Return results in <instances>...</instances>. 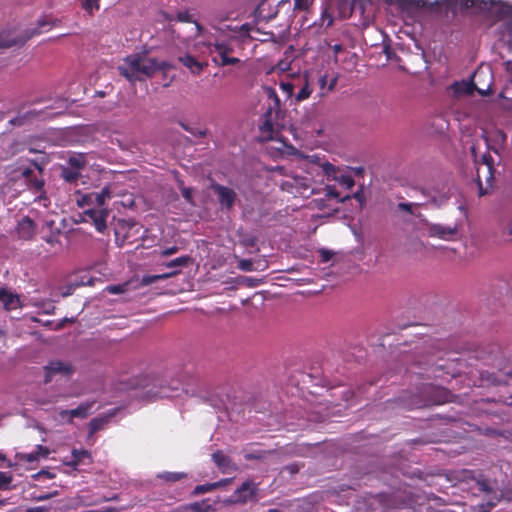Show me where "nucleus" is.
Returning <instances> with one entry per match:
<instances>
[{
	"label": "nucleus",
	"instance_id": "nucleus-1",
	"mask_svg": "<svg viewBox=\"0 0 512 512\" xmlns=\"http://www.w3.org/2000/svg\"><path fill=\"white\" fill-rule=\"evenodd\" d=\"M246 13V10L227 9L219 12L210 20V26L214 29L215 34L206 40L199 41L198 44L206 47L212 61L217 66L235 65L240 62L239 58L231 55L240 43L249 36L251 25L248 23L238 25L233 24V22L242 18Z\"/></svg>",
	"mask_w": 512,
	"mask_h": 512
},
{
	"label": "nucleus",
	"instance_id": "nucleus-2",
	"mask_svg": "<svg viewBox=\"0 0 512 512\" xmlns=\"http://www.w3.org/2000/svg\"><path fill=\"white\" fill-rule=\"evenodd\" d=\"M481 138L480 141L471 145L470 150L476 165L475 181L479 188V194L483 196L488 193V187L491 186L493 162L489 154L480 152L481 143L486 149L497 152L506 141V135L501 130L482 131Z\"/></svg>",
	"mask_w": 512,
	"mask_h": 512
},
{
	"label": "nucleus",
	"instance_id": "nucleus-3",
	"mask_svg": "<svg viewBox=\"0 0 512 512\" xmlns=\"http://www.w3.org/2000/svg\"><path fill=\"white\" fill-rule=\"evenodd\" d=\"M443 3L453 12L464 11L476 7L504 21L503 37L512 47V5L494 0H444Z\"/></svg>",
	"mask_w": 512,
	"mask_h": 512
},
{
	"label": "nucleus",
	"instance_id": "nucleus-4",
	"mask_svg": "<svg viewBox=\"0 0 512 512\" xmlns=\"http://www.w3.org/2000/svg\"><path fill=\"white\" fill-rule=\"evenodd\" d=\"M111 197L110 188L104 187L100 192L84 194L78 199L80 206H88L83 211L84 221L91 222L98 232H104L107 228L106 220L109 210L105 207V204Z\"/></svg>",
	"mask_w": 512,
	"mask_h": 512
},
{
	"label": "nucleus",
	"instance_id": "nucleus-5",
	"mask_svg": "<svg viewBox=\"0 0 512 512\" xmlns=\"http://www.w3.org/2000/svg\"><path fill=\"white\" fill-rule=\"evenodd\" d=\"M167 67V63L158 62L145 54H134L127 56L118 69L128 81L135 82L151 77L159 70H166Z\"/></svg>",
	"mask_w": 512,
	"mask_h": 512
},
{
	"label": "nucleus",
	"instance_id": "nucleus-6",
	"mask_svg": "<svg viewBox=\"0 0 512 512\" xmlns=\"http://www.w3.org/2000/svg\"><path fill=\"white\" fill-rule=\"evenodd\" d=\"M492 80L493 76L490 67L481 66L475 71L471 82H456L451 88L457 95H469L472 94L474 90H477L481 95H486L491 89Z\"/></svg>",
	"mask_w": 512,
	"mask_h": 512
},
{
	"label": "nucleus",
	"instance_id": "nucleus-7",
	"mask_svg": "<svg viewBox=\"0 0 512 512\" xmlns=\"http://www.w3.org/2000/svg\"><path fill=\"white\" fill-rule=\"evenodd\" d=\"M20 179L27 185V187L34 193H39L35 198L43 207H48L50 201L43 191L44 180L42 178V168L37 163H33V167H26L19 170Z\"/></svg>",
	"mask_w": 512,
	"mask_h": 512
},
{
	"label": "nucleus",
	"instance_id": "nucleus-8",
	"mask_svg": "<svg viewBox=\"0 0 512 512\" xmlns=\"http://www.w3.org/2000/svg\"><path fill=\"white\" fill-rule=\"evenodd\" d=\"M184 388L179 380H172L169 385L161 382L154 383L150 388L144 387L143 390L137 391L134 395L147 400H155L158 398H176L180 397Z\"/></svg>",
	"mask_w": 512,
	"mask_h": 512
},
{
	"label": "nucleus",
	"instance_id": "nucleus-9",
	"mask_svg": "<svg viewBox=\"0 0 512 512\" xmlns=\"http://www.w3.org/2000/svg\"><path fill=\"white\" fill-rule=\"evenodd\" d=\"M95 403L94 400H91L81 402L73 409L59 408L55 410L53 420L59 425H74L75 419L83 420L92 414Z\"/></svg>",
	"mask_w": 512,
	"mask_h": 512
},
{
	"label": "nucleus",
	"instance_id": "nucleus-10",
	"mask_svg": "<svg viewBox=\"0 0 512 512\" xmlns=\"http://www.w3.org/2000/svg\"><path fill=\"white\" fill-rule=\"evenodd\" d=\"M306 160L320 168L323 174L326 175L329 180L336 181L339 185L343 186L347 190L353 188L355 184L354 179L348 174L340 173L337 171L335 166L331 163L327 161H321L317 155L307 156Z\"/></svg>",
	"mask_w": 512,
	"mask_h": 512
},
{
	"label": "nucleus",
	"instance_id": "nucleus-11",
	"mask_svg": "<svg viewBox=\"0 0 512 512\" xmlns=\"http://www.w3.org/2000/svg\"><path fill=\"white\" fill-rule=\"evenodd\" d=\"M419 204L400 202L395 208V216L405 225H410L415 231H422L423 225L420 219H425L422 214L417 213Z\"/></svg>",
	"mask_w": 512,
	"mask_h": 512
},
{
	"label": "nucleus",
	"instance_id": "nucleus-12",
	"mask_svg": "<svg viewBox=\"0 0 512 512\" xmlns=\"http://www.w3.org/2000/svg\"><path fill=\"white\" fill-rule=\"evenodd\" d=\"M278 131L275 129L269 121H264L260 126V135L259 138L261 141H272L274 144L271 146L272 149H275L276 156H284V155H292L296 153V149L282 141L281 139L276 138Z\"/></svg>",
	"mask_w": 512,
	"mask_h": 512
},
{
	"label": "nucleus",
	"instance_id": "nucleus-13",
	"mask_svg": "<svg viewBox=\"0 0 512 512\" xmlns=\"http://www.w3.org/2000/svg\"><path fill=\"white\" fill-rule=\"evenodd\" d=\"M75 371L70 362L52 360L44 366V383H50L60 377H70Z\"/></svg>",
	"mask_w": 512,
	"mask_h": 512
},
{
	"label": "nucleus",
	"instance_id": "nucleus-14",
	"mask_svg": "<svg viewBox=\"0 0 512 512\" xmlns=\"http://www.w3.org/2000/svg\"><path fill=\"white\" fill-rule=\"evenodd\" d=\"M422 221L423 230L429 237L439 238L441 240H451L458 231V225H444L439 223H430L426 219H420Z\"/></svg>",
	"mask_w": 512,
	"mask_h": 512
},
{
	"label": "nucleus",
	"instance_id": "nucleus-15",
	"mask_svg": "<svg viewBox=\"0 0 512 512\" xmlns=\"http://www.w3.org/2000/svg\"><path fill=\"white\" fill-rule=\"evenodd\" d=\"M257 490V485L253 481L247 480L243 482L242 485L239 488H237L228 499L225 500V503H247L248 501H251L256 497Z\"/></svg>",
	"mask_w": 512,
	"mask_h": 512
},
{
	"label": "nucleus",
	"instance_id": "nucleus-16",
	"mask_svg": "<svg viewBox=\"0 0 512 512\" xmlns=\"http://www.w3.org/2000/svg\"><path fill=\"white\" fill-rule=\"evenodd\" d=\"M310 188V179L294 176L281 183V189L293 195H303Z\"/></svg>",
	"mask_w": 512,
	"mask_h": 512
},
{
	"label": "nucleus",
	"instance_id": "nucleus-17",
	"mask_svg": "<svg viewBox=\"0 0 512 512\" xmlns=\"http://www.w3.org/2000/svg\"><path fill=\"white\" fill-rule=\"evenodd\" d=\"M59 21L57 19H53L50 16H43L38 19L36 25L26 30L25 37L19 41V43L23 44L29 38L39 35L45 32H48L52 29V27L57 26Z\"/></svg>",
	"mask_w": 512,
	"mask_h": 512
},
{
	"label": "nucleus",
	"instance_id": "nucleus-18",
	"mask_svg": "<svg viewBox=\"0 0 512 512\" xmlns=\"http://www.w3.org/2000/svg\"><path fill=\"white\" fill-rule=\"evenodd\" d=\"M119 411V408H114L103 415L91 419L89 422V434L93 435L94 433L103 430Z\"/></svg>",
	"mask_w": 512,
	"mask_h": 512
},
{
	"label": "nucleus",
	"instance_id": "nucleus-19",
	"mask_svg": "<svg viewBox=\"0 0 512 512\" xmlns=\"http://www.w3.org/2000/svg\"><path fill=\"white\" fill-rule=\"evenodd\" d=\"M222 207L230 209L236 199V193L233 189L216 184L213 186Z\"/></svg>",
	"mask_w": 512,
	"mask_h": 512
},
{
	"label": "nucleus",
	"instance_id": "nucleus-20",
	"mask_svg": "<svg viewBox=\"0 0 512 512\" xmlns=\"http://www.w3.org/2000/svg\"><path fill=\"white\" fill-rule=\"evenodd\" d=\"M35 232L36 225L31 218L25 216L18 222L17 233L20 238L25 240L31 239Z\"/></svg>",
	"mask_w": 512,
	"mask_h": 512
},
{
	"label": "nucleus",
	"instance_id": "nucleus-21",
	"mask_svg": "<svg viewBox=\"0 0 512 512\" xmlns=\"http://www.w3.org/2000/svg\"><path fill=\"white\" fill-rule=\"evenodd\" d=\"M212 458L222 473H232L238 469L237 465L220 451L213 453Z\"/></svg>",
	"mask_w": 512,
	"mask_h": 512
},
{
	"label": "nucleus",
	"instance_id": "nucleus-22",
	"mask_svg": "<svg viewBox=\"0 0 512 512\" xmlns=\"http://www.w3.org/2000/svg\"><path fill=\"white\" fill-rule=\"evenodd\" d=\"M0 302L6 310H14L21 306L19 296L5 288L0 289Z\"/></svg>",
	"mask_w": 512,
	"mask_h": 512
},
{
	"label": "nucleus",
	"instance_id": "nucleus-23",
	"mask_svg": "<svg viewBox=\"0 0 512 512\" xmlns=\"http://www.w3.org/2000/svg\"><path fill=\"white\" fill-rule=\"evenodd\" d=\"M179 61L186 68H188L191 73L196 74V75L200 74L206 65L205 63L198 61L195 57H193L189 54L179 57Z\"/></svg>",
	"mask_w": 512,
	"mask_h": 512
},
{
	"label": "nucleus",
	"instance_id": "nucleus-24",
	"mask_svg": "<svg viewBox=\"0 0 512 512\" xmlns=\"http://www.w3.org/2000/svg\"><path fill=\"white\" fill-rule=\"evenodd\" d=\"M50 454V450L42 445H38L36 449L30 453H24L21 458L28 463H33L41 458H46Z\"/></svg>",
	"mask_w": 512,
	"mask_h": 512
},
{
	"label": "nucleus",
	"instance_id": "nucleus-25",
	"mask_svg": "<svg viewBox=\"0 0 512 512\" xmlns=\"http://www.w3.org/2000/svg\"><path fill=\"white\" fill-rule=\"evenodd\" d=\"M312 91L313 88L310 80L304 76V78L301 80V86L299 87L298 92L295 94L296 101L301 102L308 99Z\"/></svg>",
	"mask_w": 512,
	"mask_h": 512
},
{
	"label": "nucleus",
	"instance_id": "nucleus-26",
	"mask_svg": "<svg viewBox=\"0 0 512 512\" xmlns=\"http://www.w3.org/2000/svg\"><path fill=\"white\" fill-rule=\"evenodd\" d=\"M228 482H230V479H225L219 482L211 483V484H205V485H198L194 489L195 494H202L208 491H211L219 486L226 485Z\"/></svg>",
	"mask_w": 512,
	"mask_h": 512
},
{
	"label": "nucleus",
	"instance_id": "nucleus-27",
	"mask_svg": "<svg viewBox=\"0 0 512 512\" xmlns=\"http://www.w3.org/2000/svg\"><path fill=\"white\" fill-rule=\"evenodd\" d=\"M80 176V171L74 168H64L62 170V177L67 182H74Z\"/></svg>",
	"mask_w": 512,
	"mask_h": 512
},
{
	"label": "nucleus",
	"instance_id": "nucleus-28",
	"mask_svg": "<svg viewBox=\"0 0 512 512\" xmlns=\"http://www.w3.org/2000/svg\"><path fill=\"white\" fill-rule=\"evenodd\" d=\"M174 274H175V272L166 273V274H162V275H147L142 278V284L147 286V285H150L160 279H167Z\"/></svg>",
	"mask_w": 512,
	"mask_h": 512
},
{
	"label": "nucleus",
	"instance_id": "nucleus-29",
	"mask_svg": "<svg viewBox=\"0 0 512 512\" xmlns=\"http://www.w3.org/2000/svg\"><path fill=\"white\" fill-rule=\"evenodd\" d=\"M190 260L189 256H181L176 259H173L165 264L167 268H177V267H184L188 264Z\"/></svg>",
	"mask_w": 512,
	"mask_h": 512
},
{
	"label": "nucleus",
	"instance_id": "nucleus-30",
	"mask_svg": "<svg viewBox=\"0 0 512 512\" xmlns=\"http://www.w3.org/2000/svg\"><path fill=\"white\" fill-rule=\"evenodd\" d=\"M177 182H178V187L181 190L183 198L188 203H193V189L189 188V187H185L183 181L180 179H178Z\"/></svg>",
	"mask_w": 512,
	"mask_h": 512
},
{
	"label": "nucleus",
	"instance_id": "nucleus-31",
	"mask_svg": "<svg viewBox=\"0 0 512 512\" xmlns=\"http://www.w3.org/2000/svg\"><path fill=\"white\" fill-rule=\"evenodd\" d=\"M72 458H73L72 464L73 465H78L85 458H90V455H89L88 451H86V450L74 449L72 451Z\"/></svg>",
	"mask_w": 512,
	"mask_h": 512
},
{
	"label": "nucleus",
	"instance_id": "nucleus-32",
	"mask_svg": "<svg viewBox=\"0 0 512 512\" xmlns=\"http://www.w3.org/2000/svg\"><path fill=\"white\" fill-rule=\"evenodd\" d=\"M69 164L71 168L80 171L85 166V157L83 155H74L69 158Z\"/></svg>",
	"mask_w": 512,
	"mask_h": 512
},
{
	"label": "nucleus",
	"instance_id": "nucleus-33",
	"mask_svg": "<svg viewBox=\"0 0 512 512\" xmlns=\"http://www.w3.org/2000/svg\"><path fill=\"white\" fill-rule=\"evenodd\" d=\"M158 477L168 482H176L185 477V474L177 472H164L162 474H159Z\"/></svg>",
	"mask_w": 512,
	"mask_h": 512
},
{
	"label": "nucleus",
	"instance_id": "nucleus-34",
	"mask_svg": "<svg viewBox=\"0 0 512 512\" xmlns=\"http://www.w3.org/2000/svg\"><path fill=\"white\" fill-rule=\"evenodd\" d=\"M128 286V283L109 285L105 288V290L110 294H122L128 290Z\"/></svg>",
	"mask_w": 512,
	"mask_h": 512
},
{
	"label": "nucleus",
	"instance_id": "nucleus-35",
	"mask_svg": "<svg viewBox=\"0 0 512 512\" xmlns=\"http://www.w3.org/2000/svg\"><path fill=\"white\" fill-rule=\"evenodd\" d=\"M399 4L403 6L413 8H423L427 5L428 0H397Z\"/></svg>",
	"mask_w": 512,
	"mask_h": 512
},
{
	"label": "nucleus",
	"instance_id": "nucleus-36",
	"mask_svg": "<svg viewBox=\"0 0 512 512\" xmlns=\"http://www.w3.org/2000/svg\"><path fill=\"white\" fill-rule=\"evenodd\" d=\"M325 195L329 198L336 199L339 202H343L346 198H348V196L341 197L337 189L331 185L326 186Z\"/></svg>",
	"mask_w": 512,
	"mask_h": 512
},
{
	"label": "nucleus",
	"instance_id": "nucleus-37",
	"mask_svg": "<svg viewBox=\"0 0 512 512\" xmlns=\"http://www.w3.org/2000/svg\"><path fill=\"white\" fill-rule=\"evenodd\" d=\"M314 0H294V11H308Z\"/></svg>",
	"mask_w": 512,
	"mask_h": 512
},
{
	"label": "nucleus",
	"instance_id": "nucleus-38",
	"mask_svg": "<svg viewBox=\"0 0 512 512\" xmlns=\"http://www.w3.org/2000/svg\"><path fill=\"white\" fill-rule=\"evenodd\" d=\"M280 89L284 94H286L287 98H290L293 95L295 84L291 82H284L282 81L280 84Z\"/></svg>",
	"mask_w": 512,
	"mask_h": 512
},
{
	"label": "nucleus",
	"instance_id": "nucleus-39",
	"mask_svg": "<svg viewBox=\"0 0 512 512\" xmlns=\"http://www.w3.org/2000/svg\"><path fill=\"white\" fill-rule=\"evenodd\" d=\"M332 24H333V16L328 11V9L323 10L322 15H321V26L328 28Z\"/></svg>",
	"mask_w": 512,
	"mask_h": 512
},
{
	"label": "nucleus",
	"instance_id": "nucleus-40",
	"mask_svg": "<svg viewBox=\"0 0 512 512\" xmlns=\"http://www.w3.org/2000/svg\"><path fill=\"white\" fill-rule=\"evenodd\" d=\"M98 1L99 0H81L82 7L87 12L92 13L93 10H96L99 8Z\"/></svg>",
	"mask_w": 512,
	"mask_h": 512
},
{
	"label": "nucleus",
	"instance_id": "nucleus-41",
	"mask_svg": "<svg viewBox=\"0 0 512 512\" xmlns=\"http://www.w3.org/2000/svg\"><path fill=\"white\" fill-rule=\"evenodd\" d=\"M500 500V497L495 495L493 499H490L487 503L480 505V510L478 512H490V510L496 505V503Z\"/></svg>",
	"mask_w": 512,
	"mask_h": 512
},
{
	"label": "nucleus",
	"instance_id": "nucleus-42",
	"mask_svg": "<svg viewBox=\"0 0 512 512\" xmlns=\"http://www.w3.org/2000/svg\"><path fill=\"white\" fill-rule=\"evenodd\" d=\"M319 87H320V93H319V96L320 98H322L326 92L324 91L326 86H327V83H328V76L326 74H322L319 76L318 78V81H317Z\"/></svg>",
	"mask_w": 512,
	"mask_h": 512
},
{
	"label": "nucleus",
	"instance_id": "nucleus-43",
	"mask_svg": "<svg viewBox=\"0 0 512 512\" xmlns=\"http://www.w3.org/2000/svg\"><path fill=\"white\" fill-rule=\"evenodd\" d=\"M477 486L480 491L485 493H492L493 487L491 486L490 482L488 480L482 479L477 481Z\"/></svg>",
	"mask_w": 512,
	"mask_h": 512
},
{
	"label": "nucleus",
	"instance_id": "nucleus-44",
	"mask_svg": "<svg viewBox=\"0 0 512 512\" xmlns=\"http://www.w3.org/2000/svg\"><path fill=\"white\" fill-rule=\"evenodd\" d=\"M191 512H210L211 507L200 503H194L189 508Z\"/></svg>",
	"mask_w": 512,
	"mask_h": 512
},
{
	"label": "nucleus",
	"instance_id": "nucleus-45",
	"mask_svg": "<svg viewBox=\"0 0 512 512\" xmlns=\"http://www.w3.org/2000/svg\"><path fill=\"white\" fill-rule=\"evenodd\" d=\"M265 93H266V95H267V97L269 99L273 100L274 106L278 107L279 106V99H278V97L276 95L275 90L270 88V87H268V88L265 89Z\"/></svg>",
	"mask_w": 512,
	"mask_h": 512
},
{
	"label": "nucleus",
	"instance_id": "nucleus-46",
	"mask_svg": "<svg viewBox=\"0 0 512 512\" xmlns=\"http://www.w3.org/2000/svg\"><path fill=\"white\" fill-rule=\"evenodd\" d=\"M11 482V477L4 472H0V486L2 489L8 488Z\"/></svg>",
	"mask_w": 512,
	"mask_h": 512
},
{
	"label": "nucleus",
	"instance_id": "nucleus-47",
	"mask_svg": "<svg viewBox=\"0 0 512 512\" xmlns=\"http://www.w3.org/2000/svg\"><path fill=\"white\" fill-rule=\"evenodd\" d=\"M58 401V398L56 396L45 398V397H38L36 399V402L39 404H50V403H56Z\"/></svg>",
	"mask_w": 512,
	"mask_h": 512
},
{
	"label": "nucleus",
	"instance_id": "nucleus-48",
	"mask_svg": "<svg viewBox=\"0 0 512 512\" xmlns=\"http://www.w3.org/2000/svg\"><path fill=\"white\" fill-rule=\"evenodd\" d=\"M238 267L243 271H250L252 268V262L250 260H240Z\"/></svg>",
	"mask_w": 512,
	"mask_h": 512
},
{
	"label": "nucleus",
	"instance_id": "nucleus-49",
	"mask_svg": "<svg viewBox=\"0 0 512 512\" xmlns=\"http://www.w3.org/2000/svg\"><path fill=\"white\" fill-rule=\"evenodd\" d=\"M178 251V247L172 246L161 251V255L166 257L175 254Z\"/></svg>",
	"mask_w": 512,
	"mask_h": 512
},
{
	"label": "nucleus",
	"instance_id": "nucleus-50",
	"mask_svg": "<svg viewBox=\"0 0 512 512\" xmlns=\"http://www.w3.org/2000/svg\"><path fill=\"white\" fill-rule=\"evenodd\" d=\"M56 495H58V492H57V491H54L53 493H42V494L38 495V496L36 497V499H37L38 501H44V500H48V499H50L51 497L56 496Z\"/></svg>",
	"mask_w": 512,
	"mask_h": 512
},
{
	"label": "nucleus",
	"instance_id": "nucleus-51",
	"mask_svg": "<svg viewBox=\"0 0 512 512\" xmlns=\"http://www.w3.org/2000/svg\"><path fill=\"white\" fill-rule=\"evenodd\" d=\"M177 18L181 22H190L191 21V16L188 12H179L177 14Z\"/></svg>",
	"mask_w": 512,
	"mask_h": 512
},
{
	"label": "nucleus",
	"instance_id": "nucleus-52",
	"mask_svg": "<svg viewBox=\"0 0 512 512\" xmlns=\"http://www.w3.org/2000/svg\"><path fill=\"white\" fill-rule=\"evenodd\" d=\"M255 1V4H254V13L256 15L260 14V10H261V7L263 6L264 4V0H254Z\"/></svg>",
	"mask_w": 512,
	"mask_h": 512
},
{
	"label": "nucleus",
	"instance_id": "nucleus-53",
	"mask_svg": "<svg viewBox=\"0 0 512 512\" xmlns=\"http://www.w3.org/2000/svg\"><path fill=\"white\" fill-rule=\"evenodd\" d=\"M18 44V42L16 41H11V40H3L1 37H0V47H10L12 45H16Z\"/></svg>",
	"mask_w": 512,
	"mask_h": 512
},
{
	"label": "nucleus",
	"instance_id": "nucleus-54",
	"mask_svg": "<svg viewBox=\"0 0 512 512\" xmlns=\"http://www.w3.org/2000/svg\"><path fill=\"white\" fill-rule=\"evenodd\" d=\"M46 509L41 506L28 508L25 512H45Z\"/></svg>",
	"mask_w": 512,
	"mask_h": 512
},
{
	"label": "nucleus",
	"instance_id": "nucleus-55",
	"mask_svg": "<svg viewBox=\"0 0 512 512\" xmlns=\"http://www.w3.org/2000/svg\"><path fill=\"white\" fill-rule=\"evenodd\" d=\"M336 82H337V78L336 77L332 78L330 80V83H329L328 87H327V91H332L334 89L335 85H336Z\"/></svg>",
	"mask_w": 512,
	"mask_h": 512
},
{
	"label": "nucleus",
	"instance_id": "nucleus-56",
	"mask_svg": "<svg viewBox=\"0 0 512 512\" xmlns=\"http://www.w3.org/2000/svg\"><path fill=\"white\" fill-rule=\"evenodd\" d=\"M245 458L247 460H249V459H258V458H260V455L256 454V453H246L245 454Z\"/></svg>",
	"mask_w": 512,
	"mask_h": 512
},
{
	"label": "nucleus",
	"instance_id": "nucleus-57",
	"mask_svg": "<svg viewBox=\"0 0 512 512\" xmlns=\"http://www.w3.org/2000/svg\"><path fill=\"white\" fill-rule=\"evenodd\" d=\"M321 255L324 261H328L331 257V253L329 251H322Z\"/></svg>",
	"mask_w": 512,
	"mask_h": 512
},
{
	"label": "nucleus",
	"instance_id": "nucleus-58",
	"mask_svg": "<svg viewBox=\"0 0 512 512\" xmlns=\"http://www.w3.org/2000/svg\"><path fill=\"white\" fill-rule=\"evenodd\" d=\"M195 28L197 30V34L200 36V35H203V32H204V28L198 24V23H195Z\"/></svg>",
	"mask_w": 512,
	"mask_h": 512
},
{
	"label": "nucleus",
	"instance_id": "nucleus-59",
	"mask_svg": "<svg viewBox=\"0 0 512 512\" xmlns=\"http://www.w3.org/2000/svg\"><path fill=\"white\" fill-rule=\"evenodd\" d=\"M27 116L28 117H40V115L35 111V110H32V111H29L27 113ZM46 116H41V118H45Z\"/></svg>",
	"mask_w": 512,
	"mask_h": 512
},
{
	"label": "nucleus",
	"instance_id": "nucleus-60",
	"mask_svg": "<svg viewBox=\"0 0 512 512\" xmlns=\"http://www.w3.org/2000/svg\"><path fill=\"white\" fill-rule=\"evenodd\" d=\"M509 71H511V78L509 80L508 86L506 87L507 90H509L512 87V63L509 64Z\"/></svg>",
	"mask_w": 512,
	"mask_h": 512
},
{
	"label": "nucleus",
	"instance_id": "nucleus-61",
	"mask_svg": "<svg viewBox=\"0 0 512 512\" xmlns=\"http://www.w3.org/2000/svg\"><path fill=\"white\" fill-rule=\"evenodd\" d=\"M332 49L335 53H338L342 50V46L340 44H336L332 47Z\"/></svg>",
	"mask_w": 512,
	"mask_h": 512
},
{
	"label": "nucleus",
	"instance_id": "nucleus-62",
	"mask_svg": "<svg viewBox=\"0 0 512 512\" xmlns=\"http://www.w3.org/2000/svg\"><path fill=\"white\" fill-rule=\"evenodd\" d=\"M11 123L14 125H21L23 122H22L21 118H15V119L11 120Z\"/></svg>",
	"mask_w": 512,
	"mask_h": 512
},
{
	"label": "nucleus",
	"instance_id": "nucleus-63",
	"mask_svg": "<svg viewBox=\"0 0 512 512\" xmlns=\"http://www.w3.org/2000/svg\"><path fill=\"white\" fill-rule=\"evenodd\" d=\"M181 126L188 132H191L193 134H195V132H193L188 126H186L185 124L181 123Z\"/></svg>",
	"mask_w": 512,
	"mask_h": 512
},
{
	"label": "nucleus",
	"instance_id": "nucleus-64",
	"mask_svg": "<svg viewBox=\"0 0 512 512\" xmlns=\"http://www.w3.org/2000/svg\"><path fill=\"white\" fill-rule=\"evenodd\" d=\"M485 83H486V79L484 77H481L479 80V85L483 86V85H485Z\"/></svg>",
	"mask_w": 512,
	"mask_h": 512
}]
</instances>
